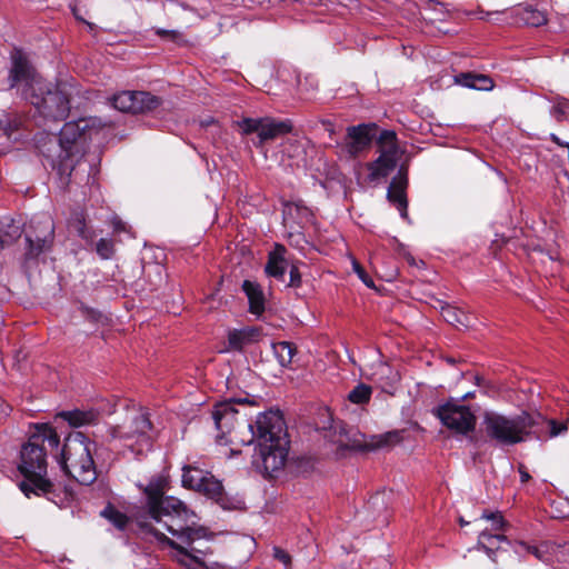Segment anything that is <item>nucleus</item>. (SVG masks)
Instances as JSON below:
<instances>
[{"label": "nucleus", "mask_w": 569, "mask_h": 569, "mask_svg": "<svg viewBox=\"0 0 569 569\" xmlns=\"http://www.w3.org/2000/svg\"><path fill=\"white\" fill-rule=\"evenodd\" d=\"M460 523L463 526V525H466L467 522H465V520H462V519H461V520H460Z\"/></svg>", "instance_id": "obj_51"}, {"label": "nucleus", "mask_w": 569, "mask_h": 569, "mask_svg": "<svg viewBox=\"0 0 569 569\" xmlns=\"http://www.w3.org/2000/svg\"><path fill=\"white\" fill-rule=\"evenodd\" d=\"M77 222H78L77 230H78L79 236L82 237L83 239H89V236L87 234V231H86V223H84V219H83L82 214L77 216Z\"/></svg>", "instance_id": "obj_44"}, {"label": "nucleus", "mask_w": 569, "mask_h": 569, "mask_svg": "<svg viewBox=\"0 0 569 569\" xmlns=\"http://www.w3.org/2000/svg\"><path fill=\"white\" fill-rule=\"evenodd\" d=\"M470 397H472V393H471V392H468V393H466L465 396H462V400L468 399V398H470Z\"/></svg>", "instance_id": "obj_49"}, {"label": "nucleus", "mask_w": 569, "mask_h": 569, "mask_svg": "<svg viewBox=\"0 0 569 569\" xmlns=\"http://www.w3.org/2000/svg\"><path fill=\"white\" fill-rule=\"evenodd\" d=\"M31 437H39V445L43 447L44 442H48V445L51 448H58L60 443L59 436L57 431L49 425H41L37 428V432L31 435Z\"/></svg>", "instance_id": "obj_30"}, {"label": "nucleus", "mask_w": 569, "mask_h": 569, "mask_svg": "<svg viewBox=\"0 0 569 569\" xmlns=\"http://www.w3.org/2000/svg\"><path fill=\"white\" fill-rule=\"evenodd\" d=\"M273 353L281 367H289L296 353V348L288 341H280L272 345Z\"/></svg>", "instance_id": "obj_28"}, {"label": "nucleus", "mask_w": 569, "mask_h": 569, "mask_svg": "<svg viewBox=\"0 0 569 569\" xmlns=\"http://www.w3.org/2000/svg\"><path fill=\"white\" fill-rule=\"evenodd\" d=\"M284 220L287 221L289 218H298V223H302L303 221H309L311 218V211L300 202H288L284 204L283 209Z\"/></svg>", "instance_id": "obj_29"}, {"label": "nucleus", "mask_w": 569, "mask_h": 569, "mask_svg": "<svg viewBox=\"0 0 569 569\" xmlns=\"http://www.w3.org/2000/svg\"><path fill=\"white\" fill-rule=\"evenodd\" d=\"M108 436L111 441L122 442L133 455H143L151 449L153 441V429L148 412H132L122 425L110 426Z\"/></svg>", "instance_id": "obj_8"}, {"label": "nucleus", "mask_w": 569, "mask_h": 569, "mask_svg": "<svg viewBox=\"0 0 569 569\" xmlns=\"http://www.w3.org/2000/svg\"><path fill=\"white\" fill-rule=\"evenodd\" d=\"M59 417L67 421L71 427L78 428L96 423L99 418V411L96 409H76L70 411H61Z\"/></svg>", "instance_id": "obj_21"}, {"label": "nucleus", "mask_w": 569, "mask_h": 569, "mask_svg": "<svg viewBox=\"0 0 569 569\" xmlns=\"http://www.w3.org/2000/svg\"><path fill=\"white\" fill-rule=\"evenodd\" d=\"M166 480L152 478L144 487V507L136 518L162 545L173 550L172 558L188 569H208L197 553L203 551L193 547L201 539H209L207 528L196 525V513L179 499L163 496Z\"/></svg>", "instance_id": "obj_1"}, {"label": "nucleus", "mask_w": 569, "mask_h": 569, "mask_svg": "<svg viewBox=\"0 0 569 569\" xmlns=\"http://www.w3.org/2000/svg\"><path fill=\"white\" fill-rule=\"evenodd\" d=\"M286 286L291 288H298L301 286V273L296 263L290 264L289 282Z\"/></svg>", "instance_id": "obj_39"}, {"label": "nucleus", "mask_w": 569, "mask_h": 569, "mask_svg": "<svg viewBox=\"0 0 569 569\" xmlns=\"http://www.w3.org/2000/svg\"><path fill=\"white\" fill-rule=\"evenodd\" d=\"M517 14L525 24L530 27H540L546 24L548 21L546 11L539 10L532 6H526L518 9Z\"/></svg>", "instance_id": "obj_27"}, {"label": "nucleus", "mask_w": 569, "mask_h": 569, "mask_svg": "<svg viewBox=\"0 0 569 569\" xmlns=\"http://www.w3.org/2000/svg\"><path fill=\"white\" fill-rule=\"evenodd\" d=\"M101 127L97 123L96 119L81 118L77 121L64 123L59 134V146L61 152L59 160L52 163L53 169L60 176L70 177L74 170L71 157L73 151H78L80 146H83L88 140H92L99 136Z\"/></svg>", "instance_id": "obj_7"}, {"label": "nucleus", "mask_w": 569, "mask_h": 569, "mask_svg": "<svg viewBox=\"0 0 569 569\" xmlns=\"http://www.w3.org/2000/svg\"><path fill=\"white\" fill-rule=\"evenodd\" d=\"M447 361H448L449 363H453V362H455V360H453L452 358H448V359H447Z\"/></svg>", "instance_id": "obj_50"}, {"label": "nucleus", "mask_w": 569, "mask_h": 569, "mask_svg": "<svg viewBox=\"0 0 569 569\" xmlns=\"http://www.w3.org/2000/svg\"><path fill=\"white\" fill-rule=\"evenodd\" d=\"M238 410L233 401H226L214 406L212 419L216 428L221 433L217 436L220 442L227 435H230L238 423Z\"/></svg>", "instance_id": "obj_17"}, {"label": "nucleus", "mask_w": 569, "mask_h": 569, "mask_svg": "<svg viewBox=\"0 0 569 569\" xmlns=\"http://www.w3.org/2000/svg\"><path fill=\"white\" fill-rule=\"evenodd\" d=\"M242 290L249 301V311L256 316H260L264 311V296L261 287L257 282L244 280Z\"/></svg>", "instance_id": "obj_23"}, {"label": "nucleus", "mask_w": 569, "mask_h": 569, "mask_svg": "<svg viewBox=\"0 0 569 569\" xmlns=\"http://www.w3.org/2000/svg\"><path fill=\"white\" fill-rule=\"evenodd\" d=\"M10 59L9 88L18 89L21 97L29 101L43 118L57 121L64 120L70 111L67 93L58 86L46 81L21 50L14 49Z\"/></svg>", "instance_id": "obj_2"}, {"label": "nucleus", "mask_w": 569, "mask_h": 569, "mask_svg": "<svg viewBox=\"0 0 569 569\" xmlns=\"http://www.w3.org/2000/svg\"><path fill=\"white\" fill-rule=\"evenodd\" d=\"M96 251L102 259L111 258L114 251L113 241L111 239L101 238L97 242Z\"/></svg>", "instance_id": "obj_37"}, {"label": "nucleus", "mask_w": 569, "mask_h": 569, "mask_svg": "<svg viewBox=\"0 0 569 569\" xmlns=\"http://www.w3.org/2000/svg\"><path fill=\"white\" fill-rule=\"evenodd\" d=\"M407 187L408 171L401 166L389 184L387 198L398 209L402 219H408Z\"/></svg>", "instance_id": "obj_15"}, {"label": "nucleus", "mask_w": 569, "mask_h": 569, "mask_svg": "<svg viewBox=\"0 0 569 569\" xmlns=\"http://www.w3.org/2000/svg\"><path fill=\"white\" fill-rule=\"evenodd\" d=\"M114 229H116L117 231L122 230V223H121V222H116V223H114Z\"/></svg>", "instance_id": "obj_48"}, {"label": "nucleus", "mask_w": 569, "mask_h": 569, "mask_svg": "<svg viewBox=\"0 0 569 569\" xmlns=\"http://www.w3.org/2000/svg\"><path fill=\"white\" fill-rule=\"evenodd\" d=\"M211 123H213V119H212V118H209V119H207V120H204V121L202 122V126H206V127H207V126H209V124H211Z\"/></svg>", "instance_id": "obj_47"}, {"label": "nucleus", "mask_w": 569, "mask_h": 569, "mask_svg": "<svg viewBox=\"0 0 569 569\" xmlns=\"http://www.w3.org/2000/svg\"><path fill=\"white\" fill-rule=\"evenodd\" d=\"M23 230L21 223L10 217L0 218V249L12 244L18 240Z\"/></svg>", "instance_id": "obj_22"}, {"label": "nucleus", "mask_w": 569, "mask_h": 569, "mask_svg": "<svg viewBox=\"0 0 569 569\" xmlns=\"http://www.w3.org/2000/svg\"><path fill=\"white\" fill-rule=\"evenodd\" d=\"M39 437H29L20 451L18 469L23 476L19 483L26 497L44 496L50 500L56 491V485L48 478V463L44 447L39 445Z\"/></svg>", "instance_id": "obj_4"}, {"label": "nucleus", "mask_w": 569, "mask_h": 569, "mask_svg": "<svg viewBox=\"0 0 569 569\" xmlns=\"http://www.w3.org/2000/svg\"><path fill=\"white\" fill-rule=\"evenodd\" d=\"M482 517L492 521V529H495V530H502L503 529L505 521H503L502 516L499 512H497V513H489V515L485 513Z\"/></svg>", "instance_id": "obj_43"}, {"label": "nucleus", "mask_w": 569, "mask_h": 569, "mask_svg": "<svg viewBox=\"0 0 569 569\" xmlns=\"http://www.w3.org/2000/svg\"><path fill=\"white\" fill-rule=\"evenodd\" d=\"M370 127L367 124L352 126L347 129L341 151L349 158H355L371 143Z\"/></svg>", "instance_id": "obj_14"}, {"label": "nucleus", "mask_w": 569, "mask_h": 569, "mask_svg": "<svg viewBox=\"0 0 569 569\" xmlns=\"http://www.w3.org/2000/svg\"><path fill=\"white\" fill-rule=\"evenodd\" d=\"M400 160V151L398 147H390L380 150L378 159L369 163V179L377 181L388 177L397 167Z\"/></svg>", "instance_id": "obj_16"}, {"label": "nucleus", "mask_w": 569, "mask_h": 569, "mask_svg": "<svg viewBox=\"0 0 569 569\" xmlns=\"http://www.w3.org/2000/svg\"><path fill=\"white\" fill-rule=\"evenodd\" d=\"M502 542H507L505 535L490 533L487 530L481 531L478 538V546L482 548L491 559H493V556L500 549Z\"/></svg>", "instance_id": "obj_26"}, {"label": "nucleus", "mask_w": 569, "mask_h": 569, "mask_svg": "<svg viewBox=\"0 0 569 569\" xmlns=\"http://www.w3.org/2000/svg\"><path fill=\"white\" fill-rule=\"evenodd\" d=\"M370 396L371 388L360 383L349 392L348 399L353 403L361 405L369 401Z\"/></svg>", "instance_id": "obj_35"}, {"label": "nucleus", "mask_w": 569, "mask_h": 569, "mask_svg": "<svg viewBox=\"0 0 569 569\" xmlns=\"http://www.w3.org/2000/svg\"><path fill=\"white\" fill-rule=\"evenodd\" d=\"M458 84L476 90L490 91L495 87L493 80L485 74L462 72L455 77Z\"/></svg>", "instance_id": "obj_24"}, {"label": "nucleus", "mask_w": 569, "mask_h": 569, "mask_svg": "<svg viewBox=\"0 0 569 569\" xmlns=\"http://www.w3.org/2000/svg\"><path fill=\"white\" fill-rule=\"evenodd\" d=\"M59 465L67 476L81 485L89 486L97 479L91 441L82 432H71L66 438Z\"/></svg>", "instance_id": "obj_6"}, {"label": "nucleus", "mask_w": 569, "mask_h": 569, "mask_svg": "<svg viewBox=\"0 0 569 569\" xmlns=\"http://www.w3.org/2000/svg\"><path fill=\"white\" fill-rule=\"evenodd\" d=\"M435 413L442 425L452 432L465 436L470 441H475L471 433L476 429L477 419L469 406L460 405L456 401H448L439 406L435 410Z\"/></svg>", "instance_id": "obj_12"}, {"label": "nucleus", "mask_w": 569, "mask_h": 569, "mask_svg": "<svg viewBox=\"0 0 569 569\" xmlns=\"http://www.w3.org/2000/svg\"><path fill=\"white\" fill-rule=\"evenodd\" d=\"M273 557L279 560L280 562H282L286 568H289L290 565H291V557L290 555L284 551L283 549L279 548V547H274L273 548Z\"/></svg>", "instance_id": "obj_42"}, {"label": "nucleus", "mask_w": 569, "mask_h": 569, "mask_svg": "<svg viewBox=\"0 0 569 569\" xmlns=\"http://www.w3.org/2000/svg\"><path fill=\"white\" fill-rule=\"evenodd\" d=\"M262 336L261 328L253 326L229 330L224 351H242L248 346L259 342Z\"/></svg>", "instance_id": "obj_18"}, {"label": "nucleus", "mask_w": 569, "mask_h": 569, "mask_svg": "<svg viewBox=\"0 0 569 569\" xmlns=\"http://www.w3.org/2000/svg\"><path fill=\"white\" fill-rule=\"evenodd\" d=\"M20 123L21 121L16 114H2L0 118V130L7 138H10L18 130Z\"/></svg>", "instance_id": "obj_34"}, {"label": "nucleus", "mask_w": 569, "mask_h": 569, "mask_svg": "<svg viewBox=\"0 0 569 569\" xmlns=\"http://www.w3.org/2000/svg\"><path fill=\"white\" fill-rule=\"evenodd\" d=\"M326 438L336 446L337 453L341 456H345L350 450H376L399 441L397 432L373 436L368 441L358 428L348 426L342 421L333 422Z\"/></svg>", "instance_id": "obj_9"}, {"label": "nucleus", "mask_w": 569, "mask_h": 569, "mask_svg": "<svg viewBox=\"0 0 569 569\" xmlns=\"http://www.w3.org/2000/svg\"><path fill=\"white\" fill-rule=\"evenodd\" d=\"M441 316L456 328H468L471 326V318L460 308L447 305L441 308Z\"/></svg>", "instance_id": "obj_25"}, {"label": "nucleus", "mask_w": 569, "mask_h": 569, "mask_svg": "<svg viewBox=\"0 0 569 569\" xmlns=\"http://www.w3.org/2000/svg\"><path fill=\"white\" fill-rule=\"evenodd\" d=\"M292 122L290 120H274L271 118H263L259 142L263 143L273 140L278 137L287 134L292 131Z\"/></svg>", "instance_id": "obj_20"}, {"label": "nucleus", "mask_w": 569, "mask_h": 569, "mask_svg": "<svg viewBox=\"0 0 569 569\" xmlns=\"http://www.w3.org/2000/svg\"><path fill=\"white\" fill-rule=\"evenodd\" d=\"M54 239V222L51 217L43 214L31 219L24 231V262L36 260L48 252Z\"/></svg>", "instance_id": "obj_10"}, {"label": "nucleus", "mask_w": 569, "mask_h": 569, "mask_svg": "<svg viewBox=\"0 0 569 569\" xmlns=\"http://www.w3.org/2000/svg\"><path fill=\"white\" fill-rule=\"evenodd\" d=\"M519 473L521 482H527L530 479V475L522 466L519 467Z\"/></svg>", "instance_id": "obj_46"}, {"label": "nucleus", "mask_w": 569, "mask_h": 569, "mask_svg": "<svg viewBox=\"0 0 569 569\" xmlns=\"http://www.w3.org/2000/svg\"><path fill=\"white\" fill-rule=\"evenodd\" d=\"M182 485L184 488L203 493L209 499L214 500L223 509L232 508L221 481L199 467L191 465L183 466Z\"/></svg>", "instance_id": "obj_11"}, {"label": "nucleus", "mask_w": 569, "mask_h": 569, "mask_svg": "<svg viewBox=\"0 0 569 569\" xmlns=\"http://www.w3.org/2000/svg\"><path fill=\"white\" fill-rule=\"evenodd\" d=\"M114 109L121 112L142 113L157 109L161 99L146 91H121L110 99Z\"/></svg>", "instance_id": "obj_13"}, {"label": "nucleus", "mask_w": 569, "mask_h": 569, "mask_svg": "<svg viewBox=\"0 0 569 569\" xmlns=\"http://www.w3.org/2000/svg\"><path fill=\"white\" fill-rule=\"evenodd\" d=\"M545 427L549 429V436L551 438L563 435L568 430V426L566 422H558L555 419H546L542 416V421H540L539 425L533 428L536 430V432L533 433L539 435Z\"/></svg>", "instance_id": "obj_31"}, {"label": "nucleus", "mask_w": 569, "mask_h": 569, "mask_svg": "<svg viewBox=\"0 0 569 569\" xmlns=\"http://www.w3.org/2000/svg\"><path fill=\"white\" fill-rule=\"evenodd\" d=\"M352 269L367 287H369V288L373 287L372 279L368 276V273L365 271V269L361 267V264L357 260L352 261Z\"/></svg>", "instance_id": "obj_41"}, {"label": "nucleus", "mask_w": 569, "mask_h": 569, "mask_svg": "<svg viewBox=\"0 0 569 569\" xmlns=\"http://www.w3.org/2000/svg\"><path fill=\"white\" fill-rule=\"evenodd\" d=\"M550 114L557 120L562 121L567 114H569V99L558 96L553 99V106L550 110Z\"/></svg>", "instance_id": "obj_33"}, {"label": "nucleus", "mask_w": 569, "mask_h": 569, "mask_svg": "<svg viewBox=\"0 0 569 569\" xmlns=\"http://www.w3.org/2000/svg\"><path fill=\"white\" fill-rule=\"evenodd\" d=\"M101 515L112 522L118 529H124L128 523V517L112 506L106 507Z\"/></svg>", "instance_id": "obj_32"}, {"label": "nucleus", "mask_w": 569, "mask_h": 569, "mask_svg": "<svg viewBox=\"0 0 569 569\" xmlns=\"http://www.w3.org/2000/svg\"><path fill=\"white\" fill-rule=\"evenodd\" d=\"M380 150L397 146V137L393 131L385 130L379 137Z\"/></svg>", "instance_id": "obj_38"}, {"label": "nucleus", "mask_w": 569, "mask_h": 569, "mask_svg": "<svg viewBox=\"0 0 569 569\" xmlns=\"http://www.w3.org/2000/svg\"><path fill=\"white\" fill-rule=\"evenodd\" d=\"M251 431L244 445L257 442L252 455V466L263 476L271 477L281 470L288 457V440L284 437V421L279 411L260 413L254 425L248 423Z\"/></svg>", "instance_id": "obj_3"}, {"label": "nucleus", "mask_w": 569, "mask_h": 569, "mask_svg": "<svg viewBox=\"0 0 569 569\" xmlns=\"http://www.w3.org/2000/svg\"><path fill=\"white\" fill-rule=\"evenodd\" d=\"M156 34L162 39L170 40L172 42H179L182 39V34L177 30H167L158 28L156 29Z\"/></svg>", "instance_id": "obj_40"}, {"label": "nucleus", "mask_w": 569, "mask_h": 569, "mask_svg": "<svg viewBox=\"0 0 569 569\" xmlns=\"http://www.w3.org/2000/svg\"><path fill=\"white\" fill-rule=\"evenodd\" d=\"M542 415L523 411L516 416H506L497 411H485L482 430L486 436L498 445L512 446L525 441L539 422Z\"/></svg>", "instance_id": "obj_5"}, {"label": "nucleus", "mask_w": 569, "mask_h": 569, "mask_svg": "<svg viewBox=\"0 0 569 569\" xmlns=\"http://www.w3.org/2000/svg\"><path fill=\"white\" fill-rule=\"evenodd\" d=\"M521 546L526 548L528 552L532 553L537 559H542V553L538 547H529L523 543H521Z\"/></svg>", "instance_id": "obj_45"}, {"label": "nucleus", "mask_w": 569, "mask_h": 569, "mask_svg": "<svg viewBox=\"0 0 569 569\" xmlns=\"http://www.w3.org/2000/svg\"><path fill=\"white\" fill-rule=\"evenodd\" d=\"M287 249L280 243H276L272 251L268 254V261L264 266V272L268 277L284 282L286 270L289 263L286 259Z\"/></svg>", "instance_id": "obj_19"}, {"label": "nucleus", "mask_w": 569, "mask_h": 569, "mask_svg": "<svg viewBox=\"0 0 569 569\" xmlns=\"http://www.w3.org/2000/svg\"><path fill=\"white\" fill-rule=\"evenodd\" d=\"M262 122H263V118H259V119L244 118V119L238 121L237 124L243 134H250V133L257 132L258 137H259L260 132H261Z\"/></svg>", "instance_id": "obj_36"}]
</instances>
